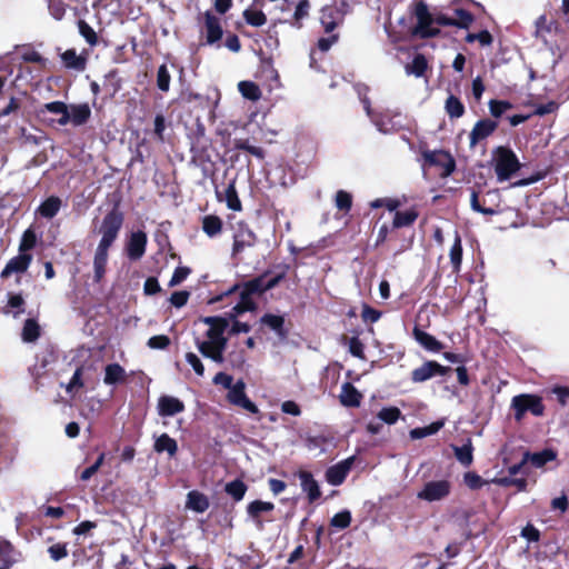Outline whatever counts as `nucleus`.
<instances>
[{
    "mask_svg": "<svg viewBox=\"0 0 569 569\" xmlns=\"http://www.w3.org/2000/svg\"><path fill=\"white\" fill-rule=\"evenodd\" d=\"M452 492V482L447 479H433L426 481L417 492V498L428 503L442 502Z\"/></svg>",
    "mask_w": 569,
    "mask_h": 569,
    "instance_id": "nucleus-5",
    "label": "nucleus"
},
{
    "mask_svg": "<svg viewBox=\"0 0 569 569\" xmlns=\"http://www.w3.org/2000/svg\"><path fill=\"white\" fill-rule=\"evenodd\" d=\"M470 206L473 211L480 212L482 214L493 216L501 212L500 208L482 206L481 200L479 199V196L476 191L471 192Z\"/></svg>",
    "mask_w": 569,
    "mask_h": 569,
    "instance_id": "nucleus-43",
    "label": "nucleus"
},
{
    "mask_svg": "<svg viewBox=\"0 0 569 569\" xmlns=\"http://www.w3.org/2000/svg\"><path fill=\"white\" fill-rule=\"evenodd\" d=\"M209 499L200 491L192 490L187 495L186 507L194 512L202 513L209 508Z\"/></svg>",
    "mask_w": 569,
    "mask_h": 569,
    "instance_id": "nucleus-24",
    "label": "nucleus"
},
{
    "mask_svg": "<svg viewBox=\"0 0 569 569\" xmlns=\"http://www.w3.org/2000/svg\"><path fill=\"white\" fill-rule=\"evenodd\" d=\"M238 89L244 98H247L251 101H257L261 97V91L254 82L240 81L238 83Z\"/></svg>",
    "mask_w": 569,
    "mask_h": 569,
    "instance_id": "nucleus-38",
    "label": "nucleus"
},
{
    "mask_svg": "<svg viewBox=\"0 0 569 569\" xmlns=\"http://www.w3.org/2000/svg\"><path fill=\"white\" fill-rule=\"evenodd\" d=\"M350 522L351 513L348 510L336 513L330 520V525L337 529H346L350 526Z\"/></svg>",
    "mask_w": 569,
    "mask_h": 569,
    "instance_id": "nucleus-50",
    "label": "nucleus"
},
{
    "mask_svg": "<svg viewBox=\"0 0 569 569\" xmlns=\"http://www.w3.org/2000/svg\"><path fill=\"white\" fill-rule=\"evenodd\" d=\"M450 261L456 270L460 268L461 260H462V246H461V238L456 232L455 234V241L450 249Z\"/></svg>",
    "mask_w": 569,
    "mask_h": 569,
    "instance_id": "nucleus-44",
    "label": "nucleus"
},
{
    "mask_svg": "<svg viewBox=\"0 0 569 569\" xmlns=\"http://www.w3.org/2000/svg\"><path fill=\"white\" fill-rule=\"evenodd\" d=\"M218 197L220 200H224L227 203V207L233 211H240L241 210V201L238 197L234 181L229 182V184L226 187L223 191V198L220 193H218Z\"/></svg>",
    "mask_w": 569,
    "mask_h": 569,
    "instance_id": "nucleus-32",
    "label": "nucleus"
},
{
    "mask_svg": "<svg viewBox=\"0 0 569 569\" xmlns=\"http://www.w3.org/2000/svg\"><path fill=\"white\" fill-rule=\"evenodd\" d=\"M200 33L204 37V44L213 46L218 43L222 36V24L219 17L211 11L201 13L198 18Z\"/></svg>",
    "mask_w": 569,
    "mask_h": 569,
    "instance_id": "nucleus-8",
    "label": "nucleus"
},
{
    "mask_svg": "<svg viewBox=\"0 0 569 569\" xmlns=\"http://www.w3.org/2000/svg\"><path fill=\"white\" fill-rule=\"evenodd\" d=\"M126 379L124 369L118 363L108 365L104 369L103 382L106 385H116Z\"/></svg>",
    "mask_w": 569,
    "mask_h": 569,
    "instance_id": "nucleus-33",
    "label": "nucleus"
},
{
    "mask_svg": "<svg viewBox=\"0 0 569 569\" xmlns=\"http://www.w3.org/2000/svg\"><path fill=\"white\" fill-rule=\"evenodd\" d=\"M353 460L355 458L350 457L328 468L326 471V480L331 486H340L350 472Z\"/></svg>",
    "mask_w": 569,
    "mask_h": 569,
    "instance_id": "nucleus-15",
    "label": "nucleus"
},
{
    "mask_svg": "<svg viewBox=\"0 0 569 569\" xmlns=\"http://www.w3.org/2000/svg\"><path fill=\"white\" fill-rule=\"evenodd\" d=\"M274 509V505L268 501L254 500L250 502L247 507V512L249 517L256 521L258 528H262V522L260 521V516L263 512H270Z\"/></svg>",
    "mask_w": 569,
    "mask_h": 569,
    "instance_id": "nucleus-26",
    "label": "nucleus"
},
{
    "mask_svg": "<svg viewBox=\"0 0 569 569\" xmlns=\"http://www.w3.org/2000/svg\"><path fill=\"white\" fill-rule=\"evenodd\" d=\"M445 109L450 118H460L465 113L462 102L455 96H449L447 98Z\"/></svg>",
    "mask_w": 569,
    "mask_h": 569,
    "instance_id": "nucleus-40",
    "label": "nucleus"
},
{
    "mask_svg": "<svg viewBox=\"0 0 569 569\" xmlns=\"http://www.w3.org/2000/svg\"><path fill=\"white\" fill-rule=\"evenodd\" d=\"M510 108H511V103H509L507 101L491 100L489 102L490 113L496 118L501 117Z\"/></svg>",
    "mask_w": 569,
    "mask_h": 569,
    "instance_id": "nucleus-55",
    "label": "nucleus"
},
{
    "mask_svg": "<svg viewBox=\"0 0 569 569\" xmlns=\"http://www.w3.org/2000/svg\"><path fill=\"white\" fill-rule=\"evenodd\" d=\"M191 270L188 267H178L176 268L170 281L169 287H176L183 282L188 276L190 274Z\"/></svg>",
    "mask_w": 569,
    "mask_h": 569,
    "instance_id": "nucleus-58",
    "label": "nucleus"
},
{
    "mask_svg": "<svg viewBox=\"0 0 569 569\" xmlns=\"http://www.w3.org/2000/svg\"><path fill=\"white\" fill-rule=\"evenodd\" d=\"M358 93L367 116L371 119L377 129L383 133L390 132L393 129L391 121L387 119L382 113L376 112L371 109L369 100L366 97H362L361 89L358 90Z\"/></svg>",
    "mask_w": 569,
    "mask_h": 569,
    "instance_id": "nucleus-16",
    "label": "nucleus"
},
{
    "mask_svg": "<svg viewBox=\"0 0 569 569\" xmlns=\"http://www.w3.org/2000/svg\"><path fill=\"white\" fill-rule=\"evenodd\" d=\"M170 73L166 64H161L157 72V86L161 91H168L170 87Z\"/></svg>",
    "mask_w": 569,
    "mask_h": 569,
    "instance_id": "nucleus-54",
    "label": "nucleus"
},
{
    "mask_svg": "<svg viewBox=\"0 0 569 569\" xmlns=\"http://www.w3.org/2000/svg\"><path fill=\"white\" fill-rule=\"evenodd\" d=\"M345 3L341 2L340 7L336 3L325 4L320 10V23L326 33H331L345 19V11L342 10Z\"/></svg>",
    "mask_w": 569,
    "mask_h": 569,
    "instance_id": "nucleus-9",
    "label": "nucleus"
},
{
    "mask_svg": "<svg viewBox=\"0 0 569 569\" xmlns=\"http://www.w3.org/2000/svg\"><path fill=\"white\" fill-rule=\"evenodd\" d=\"M349 352L359 359H365V346L359 338L352 337L348 342Z\"/></svg>",
    "mask_w": 569,
    "mask_h": 569,
    "instance_id": "nucleus-56",
    "label": "nucleus"
},
{
    "mask_svg": "<svg viewBox=\"0 0 569 569\" xmlns=\"http://www.w3.org/2000/svg\"><path fill=\"white\" fill-rule=\"evenodd\" d=\"M61 206V199L59 197L51 196L39 206L37 212L43 218L51 219L59 212Z\"/></svg>",
    "mask_w": 569,
    "mask_h": 569,
    "instance_id": "nucleus-30",
    "label": "nucleus"
},
{
    "mask_svg": "<svg viewBox=\"0 0 569 569\" xmlns=\"http://www.w3.org/2000/svg\"><path fill=\"white\" fill-rule=\"evenodd\" d=\"M455 456L457 460L463 466H470L472 463V445L470 441L461 447H453Z\"/></svg>",
    "mask_w": 569,
    "mask_h": 569,
    "instance_id": "nucleus-42",
    "label": "nucleus"
},
{
    "mask_svg": "<svg viewBox=\"0 0 569 569\" xmlns=\"http://www.w3.org/2000/svg\"><path fill=\"white\" fill-rule=\"evenodd\" d=\"M511 408L515 410L517 421H521L528 411L533 416L540 417L545 410L541 398L529 393L515 396L511 400Z\"/></svg>",
    "mask_w": 569,
    "mask_h": 569,
    "instance_id": "nucleus-7",
    "label": "nucleus"
},
{
    "mask_svg": "<svg viewBox=\"0 0 569 569\" xmlns=\"http://www.w3.org/2000/svg\"><path fill=\"white\" fill-rule=\"evenodd\" d=\"M61 59L68 69L83 71L87 66L86 52L77 53L74 49H69L61 54Z\"/></svg>",
    "mask_w": 569,
    "mask_h": 569,
    "instance_id": "nucleus-23",
    "label": "nucleus"
},
{
    "mask_svg": "<svg viewBox=\"0 0 569 569\" xmlns=\"http://www.w3.org/2000/svg\"><path fill=\"white\" fill-rule=\"evenodd\" d=\"M224 490L236 501H240L246 495L247 486L241 480H233L226 485Z\"/></svg>",
    "mask_w": 569,
    "mask_h": 569,
    "instance_id": "nucleus-45",
    "label": "nucleus"
},
{
    "mask_svg": "<svg viewBox=\"0 0 569 569\" xmlns=\"http://www.w3.org/2000/svg\"><path fill=\"white\" fill-rule=\"evenodd\" d=\"M37 242L36 233L31 229H27L21 238L20 244H19V251L22 253H28L29 250H31Z\"/></svg>",
    "mask_w": 569,
    "mask_h": 569,
    "instance_id": "nucleus-52",
    "label": "nucleus"
},
{
    "mask_svg": "<svg viewBox=\"0 0 569 569\" xmlns=\"http://www.w3.org/2000/svg\"><path fill=\"white\" fill-rule=\"evenodd\" d=\"M91 116V109L87 103L68 106L67 124L74 127L84 124Z\"/></svg>",
    "mask_w": 569,
    "mask_h": 569,
    "instance_id": "nucleus-20",
    "label": "nucleus"
},
{
    "mask_svg": "<svg viewBox=\"0 0 569 569\" xmlns=\"http://www.w3.org/2000/svg\"><path fill=\"white\" fill-rule=\"evenodd\" d=\"M78 31L81 34V37L84 38V40L87 41V43L89 46H91V47L97 46V43H98L97 32L84 20L78 21Z\"/></svg>",
    "mask_w": 569,
    "mask_h": 569,
    "instance_id": "nucleus-46",
    "label": "nucleus"
},
{
    "mask_svg": "<svg viewBox=\"0 0 569 569\" xmlns=\"http://www.w3.org/2000/svg\"><path fill=\"white\" fill-rule=\"evenodd\" d=\"M153 449L158 453L167 452L169 457H173L178 451V443L169 435L162 433L156 439Z\"/></svg>",
    "mask_w": 569,
    "mask_h": 569,
    "instance_id": "nucleus-29",
    "label": "nucleus"
},
{
    "mask_svg": "<svg viewBox=\"0 0 569 569\" xmlns=\"http://www.w3.org/2000/svg\"><path fill=\"white\" fill-rule=\"evenodd\" d=\"M417 24L415 34L421 38L435 37L439 33L438 26H452L453 18L442 12L430 13L428 7L420 2L416 7Z\"/></svg>",
    "mask_w": 569,
    "mask_h": 569,
    "instance_id": "nucleus-3",
    "label": "nucleus"
},
{
    "mask_svg": "<svg viewBox=\"0 0 569 569\" xmlns=\"http://www.w3.org/2000/svg\"><path fill=\"white\" fill-rule=\"evenodd\" d=\"M256 234L243 223H238L233 236L232 256L236 257L256 243Z\"/></svg>",
    "mask_w": 569,
    "mask_h": 569,
    "instance_id": "nucleus-11",
    "label": "nucleus"
},
{
    "mask_svg": "<svg viewBox=\"0 0 569 569\" xmlns=\"http://www.w3.org/2000/svg\"><path fill=\"white\" fill-rule=\"evenodd\" d=\"M466 41L469 43L479 41L481 46H490L492 42V37L489 31L483 30L479 33H468Z\"/></svg>",
    "mask_w": 569,
    "mask_h": 569,
    "instance_id": "nucleus-57",
    "label": "nucleus"
},
{
    "mask_svg": "<svg viewBox=\"0 0 569 569\" xmlns=\"http://www.w3.org/2000/svg\"><path fill=\"white\" fill-rule=\"evenodd\" d=\"M492 160L497 179L500 182L510 179L520 169L516 153L507 147H498L493 151Z\"/></svg>",
    "mask_w": 569,
    "mask_h": 569,
    "instance_id": "nucleus-4",
    "label": "nucleus"
},
{
    "mask_svg": "<svg viewBox=\"0 0 569 569\" xmlns=\"http://www.w3.org/2000/svg\"><path fill=\"white\" fill-rule=\"evenodd\" d=\"M443 425H445L443 421H436L426 427L415 428V429L410 430V438L411 439H422L425 437L432 436V435L437 433L443 427Z\"/></svg>",
    "mask_w": 569,
    "mask_h": 569,
    "instance_id": "nucleus-36",
    "label": "nucleus"
},
{
    "mask_svg": "<svg viewBox=\"0 0 569 569\" xmlns=\"http://www.w3.org/2000/svg\"><path fill=\"white\" fill-rule=\"evenodd\" d=\"M556 459V453L551 450H543L541 452H536L532 455L527 453L525 456V461H530L535 467H542L545 463L552 461Z\"/></svg>",
    "mask_w": 569,
    "mask_h": 569,
    "instance_id": "nucleus-37",
    "label": "nucleus"
},
{
    "mask_svg": "<svg viewBox=\"0 0 569 569\" xmlns=\"http://www.w3.org/2000/svg\"><path fill=\"white\" fill-rule=\"evenodd\" d=\"M427 69V61L423 56L418 54L412 62L406 67L407 73L421 77Z\"/></svg>",
    "mask_w": 569,
    "mask_h": 569,
    "instance_id": "nucleus-49",
    "label": "nucleus"
},
{
    "mask_svg": "<svg viewBox=\"0 0 569 569\" xmlns=\"http://www.w3.org/2000/svg\"><path fill=\"white\" fill-rule=\"evenodd\" d=\"M40 336V327L33 319H28L22 329V340L24 342H33Z\"/></svg>",
    "mask_w": 569,
    "mask_h": 569,
    "instance_id": "nucleus-41",
    "label": "nucleus"
},
{
    "mask_svg": "<svg viewBox=\"0 0 569 569\" xmlns=\"http://www.w3.org/2000/svg\"><path fill=\"white\" fill-rule=\"evenodd\" d=\"M186 361L192 367L198 376L202 377L204 375V367L196 353L188 352L186 355Z\"/></svg>",
    "mask_w": 569,
    "mask_h": 569,
    "instance_id": "nucleus-62",
    "label": "nucleus"
},
{
    "mask_svg": "<svg viewBox=\"0 0 569 569\" xmlns=\"http://www.w3.org/2000/svg\"><path fill=\"white\" fill-rule=\"evenodd\" d=\"M417 218H418V212L416 209L397 211L395 213V218H393V227L395 228L409 227L416 221Z\"/></svg>",
    "mask_w": 569,
    "mask_h": 569,
    "instance_id": "nucleus-35",
    "label": "nucleus"
},
{
    "mask_svg": "<svg viewBox=\"0 0 569 569\" xmlns=\"http://www.w3.org/2000/svg\"><path fill=\"white\" fill-rule=\"evenodd\" d=\"M362 395L349 382L341 387L340 402L346 407H359Z\"/></svg>",
    "mask_w": 569,
    "mask_h": 569,
    "instance_id": "nucleus-27",
    "label": "nucleus"
},
{
    "mask_svg": "<svg viewBox=\"0 0 569 569\" xmlns=\"http://www.w3.org/2000/svg\"><path fill=\"white\" fill-rule=\"evenodd\" d=\"M413 337L419 345L429 351L438 352L443 348L442 343L438 341L433 336L417 327L413 329Z\"/></svg>",
    "mask_w": 569,
    "mask_h": 569,
    "instance_id": "nucleus-28",
    "label": "nucleus"
},
{
    "mask_svg": "<svg viewBox=\"0 0 569 569\" xmlns=\"http://www.w3.org/2000/svg\"><path fill=\"white\" fill-rule=\"evenodd\" d=\"M246 383L242 380L237 381L228 392V400L251 413H257L258 407L247 397L246 395Z\"/></svg>",
    "mask_w": 569,
    "mask_h": 569,
    "instance_id": "nucleus-10",
    "label": "nucleus"
},
{
    "mask_svg": "<svg viewBox=\"0 0 569 569\" xmlns=\"http://www.w3.org/2000/svg\"><path fill=\"white\" fill-rule=\"evenodd\" d=\"M52 113L59 118L56 120L59 126H67L68 104L62 101H52L43 104L39 114Z\"/></svg>",
    "mask_w": 569,
    "mask_h": 569,
    "instance_id": "nucleus-22",
    "label": "nucleus"
},
{
    "mask_svg": "<svg viewBox=\"0 0 569 569\" xmlns=\"http://www.w3.org/2000/svg\"><path fill=\"white\" fill-rule=\"evenodd\" d=\"M310 2L308 0H301L296 7L292 20H279L280 23H289L290 26L300 29L302 28V20L309 16Z\"/></svg>",
    "mask_w": 569,
    "mask_h": 569,
    "instance_id": "nucleus-31",
    "label": "nucleus"
},
{
    "mask_svg": "<svg viewBox=\"0 0 569 569\" xmlns=\"http://www.w3.org/2000/svg\"><path fill=\"white\" fill-rule=\"evenodd\" d=\"M361 317L363 321L373 323L380 319L381 312L365 305L362 308Z\"/></svg>",
    "mask_w": 569,
    "mask_h": 569,
    "instance_id": "nucleus-63",
    "label": "nucleus"
},
{
    "mask_svg": "<svg viewBox=\"0 0 569 569\" xmlns=\"http://www.w3.org/2000/svg\"><path fill=\"white\" fill-rule=\"evenodd\" d=\"M497 127L498 123L490 119L478 121L469 134L470 146L475 147L479 141L489 137L497 129Z\"/></svg>",
    "mask_w": 569,
    "mask_h": 569,
    "instance_id": "nucleus-18",
    "label": "nucleus"
},
{
    "mask_svg": "<svg viewBox=\"0 0 569 569\" xmlns=\"http://www.w3.org/2000/svg\"><path fill=\"white\" fill-rule=\"evenodd\" d=\"M48 552L50 558L54 561H59L68 556L67 546L64 543H54L50 546Z\"/></svg>",
    "mask_w": 569,
    "mask_h": 569,
    "instance_id": "nucleus-61",
    "label": "nucleus"
},
{
    "mask_svg": "<svg viewBox=\"0 0 569 569\" xmlns=\"http://www.w3.org/2000/svg\"><path fill=\"white\" fill-rule=\"evenodd\" d=\"M300 481H301V488L302 490L308 495V499L310 502L316 501L320 498L321 491L319 489L318 482L313 479L312 475L302 471L299 475Z\"/></svg>",
    "mask_w": 569,
    "mask_h": 569,
    "instance_id": "nucleus-25",
    "label": "nucleus"
},
{
    "mask_svg": "<svg viewBox=\"0 0 569 569\" xmlns=\"http://www.w3.org/2000/svg\"><path fill=\"white\" fill-rule=\"evenodd\" d=\"M261 322L276 331L279 336H283L284 319L281 316L267 313L261 318Z\"/></svg>",
    "mask_w": 569,
    "mask_h": 569,
    "instance_id": "nucleus-47",
    "label": "nucleus"
},
{
    "mask_svg": "<svg viewBox=\"0 0 569 569\" xmlns=\"http://www.w3.org/2000/svg\"><path fill=\"white\" fill-rule=\"evenodd\" d=\"M20 552L7 540H0V569H9L20 560Z\"/></svg>",
    "mask_w": 569,
    "mask_h": 569,
    "instance_id": "nucleus-21",
    "label": "nucleus"
},
{
    "mask_svg": "<svg viewBox=\"0 0 569 569\" xmlns=\"http://www.w3.org/2000/svg\"><path fill=\"white\" fill-rule=\"evenodd\" d=\"M202 230L210 238L218 236L222 230L221 219L212 214L204 216L202 219Z\"/></svg>",
    "mask_w": 569,
    "mask_h": 569,
    "instance_id": "nucleus-34",
    "label": "nucleus"
},
{
    "mask_svg": "<svg viewBox=\"0 0 569 569\" xmlns=\"http://www.w3.org/2000/svg\"><path fill=\"white\" fill-rule=\"evenodd\" d=\"M122 223L123 214L117 209H112L108 212L102 220L99 229L101 239L97 246L93 258V278L96 282H100L104 277L108 252L114 240L118 238Z\"/></svg>",
    "mask_w": 569,
    "mask_h": 569,
    "instance_id": "nucleus-2",
    "label": "nucleus"
},
{
    "mask_svg": "<svg viewBox=\"0 0 569 569\" xmlns=\"http://www.w3.org/2000/svg\"><path fill=\"white\" fill-rule=\"evenodd\" d=\"M481 203L485 207H495L500 208V193L498 190H489L487 191L482 199Z\"/></svg>",
    "mask_w": 569,
    "mask_h": 569,
    "instance_id": "nucleus-60",
    "label": "nucleus"
},
{
    "mask_svg": "<svg viewBox=\"0 0 569 569\" xmlns=\"http://www.w3.org/2000/svg\"><path fill=\"white\" fill-rule=\"evenodd\" d=\"M157 410L161 417H172L184 410L183 402L172 396H161L158 399Z\"/></svg>",
    "mask_w": 569,
    "mask_h": 569,
    "instance_id": "nucleus-17",
    "label": "nucleus"
},
{
    "mask_svg": "<svg viewBox=\"0 0 569 569\" xmlns=\"http://www.w3.org/2000/svg\"><path fill=\"white\" fill-rule=\"evenodd\" d=\"M422 158L425 161V164L428 166H439L442 168V174L449 176L455 170V161L450 157L449 153L442 151V150H433V151H423Z\"/></svg>",
    "mask_w": 569,
    "mask_h": 569,
    "instance_id": "nucleus-13",
    "label": "nucleus"
},
{
    "mask_svg": "<svg viewBox=\"0 0 569 569\" xmlns=\"http://www.w3.org/2000/svg\"><path fill=\"white\" fill-rule=\"evenodd\" d=\"M32 261V256L30 253H22L19 251V254L10 259L1 271V277L7 278L12 273H22L24 272Z\"/></svg>",
    "mask_w": 569,
    "mask_h": 569,
    "instance_id": "nucleus-19",
    "label": "nucleus"
},
{
    "mask_svg": "<svg viewBox=\"0 0 569 569\" xmlns=\"http://www.w3.org/2000/svg\"><path fill=\"white\" fill-rule=\"evenodd\" d=\"M243 18L248 24L253 27H261L267 22L266 14L262 11L256 9L244 10Z\"/></svg>",
    "mask_w": 569,
    "mask_h": 569,
    "instance_id": "nucleus-48",
    "label": "nucleus"
},
{
    "mask_svg": "<svg viewBox=\"0 0 569 569\" xmlns=\"http://www.w3.org/2000/svg\"><path fill=\"white\" fill-rule=\"evenodd\" d=\"M339 39L338 33H332L328 37H322L318 40V49L322 52H327Z\"/></svg>",
    "mask_w": 569,
    "mask_h": 569,
    "instance_id": "nucleus-64",
    "label": "nucleus"
},
{
    "mask_svg": "<svg viewBox=\"0 0 569 569\" xmlns=\"http://www.w3.org/2000/svg\"><path fill=\"white\" fill-rule=\"evenodd\" d=\"M234 148L239 150H246L252 156L262 159L264 157V151L260 147L251 146L248 140L237 139L234 140Z\"/></svg>",
    "mask_w": 569,
    "mask_h": 569,
    "instance_id": "nucleus-53",
    "label": "nucleus"
},
{
    "mask_svg": "<svg viewBox=\"0 0 569 569\" xmlns=\"http://www.w3.org/2000/svg\"><path fill=\"white\" fill-rule=\"evenodd\" d=\"M280 280V277L272 278L268 280L267 282L263 281V279L258 278L253 279L246 283L244 288L241 291V300L240 302L234 306L233 310L236 313H242L244 311H249L254 309V302L251 299V296L253 293H261L267 290L272 289L278 284Z\"/></svg>",
    "mask_w": 569,
    "mask_h": 569,
    "instance_id": "nucleus-6",
    "label": "nucleus"
},
{
    "mask_svg": "<svg viewBox=\"0 0 569 569\" xmlns=\"http://www.w3.org/2000/svg\"><path fill=\"white\" fill-rule=\"evenodd\" d=\"M400 415H401V412L397 407H387V408H382L379 411L378 418L388 425H392V423L397 422Z\"/></svg>",
    "mask_w": 569,
    "mask_h": 569,
    "instance_id": "nucleus-51",
    "label": "nucleus"
},
{
    "mask_svg": "<svg viewBox=\"0 0 569 569\" xmlns=\"http://www.w3.org/2000/svg\"><path fill=\"white\" fill-rule=\"evenodd\" d=\"M194 343L199 352L217 363H222L228 339L224 336L229 322L221 317H206L196 322Z\"/></svg>",
    "mask_w": 569,
    "mask_h": 569,
    "instance_id": "nucleus-1",
    "label": "nucleus"
},
{
    "mask_svg": "<svg viewBox=\"0 0 569 569\" xmlns=\"http://www.w3.org/2000/svg\"><path fill=\"white\" fill-rule=\"evenodd\" d=\"M351 204H352V198H351L350 193H348L343 190H340L337 192L336 206L338 209L348 211V210H350Z\"/></svg>",
    "mask_w": 569,
    "mask_h": 569,
    "instance_id": "nucleus-59",
    "label": "nucleus"
},
{
    "mask_svg": "<svg viewBox=\"0 0 569 569\" xmlns=\"http://www.w3.org/2000/svg\"><path fill=\"white\" fill-rule=\"evenodd\" d=\"M147 247V234L143 231H134L130 234L126 243V252L130 260H140Z\"/></svg>",
    "mask_w": 569,
    "mask_h": 569,
    "instance_id": "nucleus-14",
    "label": "nucleus"
},
{
    "mask_svg": "<svg viewBox=\"0 0 569 569\" xmlns=\"http://www.w3.org/2000/svg\"><path fill=\"white\" fill-rule=\"evenodd\" d=\"M451 18H453L452 26L461 29L469 28L470 24L473 22V16L469 11L463 9H455Z\"/></svg>",
    "mask_w": 569,
    "mask_h": 569,
    "instance_id": "nucleus-39",
    "label": "nucleus"
},
{
    "mask_svg": "<svg viewBox=\"0 0 569 569\" xmlns=\"http://www.w3.org/2000/svg\"><path fill=\"white\" fill-rule=\"evenodd\" d=\"M450 369L443 367L436 361H426L420 367L411 372V380L413 382H425L436 376H445Z\"/></svg>",
    "mask_w": 569,
    "mask_h": 569,
    "instance_id": "nucleus-12",
    "label": "nucleus"
}]
</instances>
